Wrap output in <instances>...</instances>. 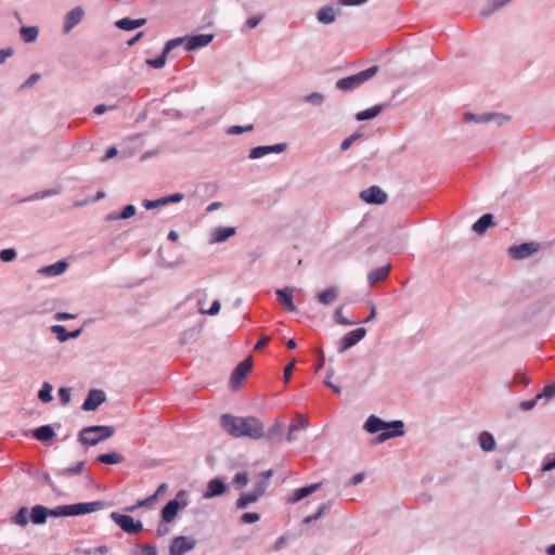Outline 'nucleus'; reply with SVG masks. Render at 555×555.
I'll return each instance as SVG.
<instances>
[{
  "mask_svg": "<svg viewBox=\"0 0 555 555\" xmlns=\"http://www.w3.org/2000/svg\"><path fill=\"white\" fill-rule=\"evenodd\" d=\"M195 545V540L189 537H176L170 543L169 555H184L186 552L192 551Z\"/></svg>",
  "mask_w": 555,
  "mask_h": 555,
  "instance_id": "obj_9",
  "label": "nucleus"
},
{
  "mask_svg": "<svg viewBox=\"0 0 555 555\" xmlns=\"http://www.w3.org/2000/svg\"><path fill=\"white\" fill-rule=\"evenodd\" d=\"M339 296V288L337 286H331L317 295V300L322 306L332 305L337 300Z\"/></svg>",
  "mask_w": 555,
  "mask_h": 555,
  "instance_id": "obj_22",
  "label": "nucleus"
},
{
  "mask_svg": "<svg viewBox=\"0 0 555 555\" xmlns=\"http://www.w3.org/2000/svg\"><path fill=\"white\" fill-rule=\"evenodd\" d=\"M555 398V382L546 385L541 392L535 396V400L545 399L546 402Z\"/></svg>",
  "mask_w": 555,
  "mask_h": 555,
  "instance_id": "obj_38",
  "label": "nucleus"
},
{
  "mask_svg": "<svg viewBox=\"0 0 555 555\" xmlns=\"http://www.w3.org/2000/svg\"><path fill=\"white\" fill-rule=\"evenodd\" d=\"M48 517V507L36 505L31 508L30 520L36 524H44Z\"/></svg>",
  "mask_w": 555,
  "mask_h": 555,
  "instance_id": "obj_33",
  "label": "nucleus"
},
{
  "mask_svg": "<svg viewBox=\"0 0 555 555\" xmlns=\"http://www.w3.org/2000/svg\"><path fill=\"white\" fill-rule=\"evenodd\" d=\"M12 522L20 526H26L28 524V509L26 507L20 508V511L11 518Z\"/></svg>",
  "mask_w": 555,
  "mask_h": 555,
  "instance_id": "obj_39",
  "label": "nucleus"
},
{
  "mask_svg": "<svg viewBox=\"0 0 555 555\" xmlns=\"http://www.w3.org/2000/svg\"><path fill=\"white\" fill-rule=\"evenodd\" d=\"M390 269V264H386L370 271L367 274V282L370 286H375L378 282L384 281L388 276Z\"/></svg>",
  "mask_w": 555,
  "mask_h": 555,
  "instance_id": "obj_24",
  "label": "nucleus"
},
{
  "mask_svg": "<svg viewBox=\"0 0 555 555\" xmlns=\"http://www.w3.org/2000/svg\"><path fill=\"white\" fill-rule=\"evenodd\" d=\"M105 503L102 501L81 502L68 505L57 506L55 508H48V516L52 517H68L91 514L103 509Z\"/></svg>",
  "mask_w": 555,
  "mask_h": 555,
  "instance_id": "obj_2",
  "label": "nucleus"
},
{
  "mask_svg": "<svg viewBox=\"0 0 555 555\" xmlns=\"http://www.w3.org/2000/svg\"><path fill=\"white\" fill-rule=\"evenodd\" d=\"M33 436L39 441L47 442L55 436V433L50 425H44L36 428Z\"/></svg>",
  "mask_w": 555,
  "mask_h": 555,
  "instance_id": "obj_31",
  "label": "nucleus"
},
{
  "mask_svg": "<svg viewBox=\"0 0 555 555\" xmlns=\"http://www.w3.org/2000/svg\"><path fill=\"white\" fill-rule=\"evenodd\" d=\"M493 224V216L491 214H486L481 216L474 224L473 230L481 235L483 234L488 228H490Z\"/></svg>",
  "mask_w": 555,
  "mask_h": 555,
  "instance_id": "obj_28",
  "label": "nucleus"
},
{
  "mask_svg": "<svg viewBox=\"0 0 555 555\" xmlns=\"http://www.w3.org/2000/svg\"><path fill=\"white\" fill-rule=\"evenodd\" d=\"M111 518L127 533L137 534L143 529V524L140 520H134L132 516L122 515L118 512H113Z\"/></svg>",
  "mask_w": 555,
  "mask_h": 555,
  "instance_id": "obj_6",
  "label": "nucleus"
},
{
  "mask_svg": "<svg viewBox=\"0 0 555 555\" xmlns=\"http://www.w3.org/2000/svg\"><path fill=\"white\" fill-rule=\"evenodd\" d=\"M235 234V228H216L211 232L210 243H221Z\"/></svg>",
  "mask_w": 555,
  "mask_h": 555,
  "instance_id": "obj_26",
  "label": "nucleus"
},
{
  "mask_svg": "<svg viewBox=\"0 0 555 555\" xmlns=\"http://www.w3.org/2000/svg\"><path fill=\"white\" fill-rule=\"evenodd\" d=\"M321 485L322 483H320V482L313 483V485L302 487V488L295 490L293 492V495L288 499V502L293 503V504L299 502L300 500L307 498L308 495H310L313 492H315L317 490H319L321 488Z\"/></svg>",
  "mask_w": 555,
  "mask_h": 555,
  "instance_id": "obj_23",
  "label": "nucleus"
},
{
  "mask_svg": "<svg viewBox=\"0 0 555 555\" xmlns=\"http://www.w3.org/2000/svg\"><path fill=\"white\" fill-rule=\"evenodd\" d=\"M478 442H479L480 448L485 452L493 451L496 446L493 435L490 434L489 431H482L478 438Z\"/></svg>",
  "mask_w": 555,
  "mask_h": 555,
  "instance_id": "obj_30",
  "label": "nucleus"
},
{
  "mask_svg": "<svg viewBox=\"0 0 555 555\" xmlns=\"http://www.w3.org/2000/svg\"><path fill=\"white\" fill-rule=\"evenodd\" d=\"M220 308H221V304L219 300L216 299L212 301L210 308L206 309V314L216 315L219 313Z\"/></svg>",
  "mask_w": 555,
  "mask_h": 555,
  "instance_id": "obj_62",
  "label": "nucleus"
},
{
  "mask_svg": "<svg viewBox=\"0 0 555 555\" xmlns=\"http://www.w3.org/2000/svg\"><path fill=\"white\" fill-rule=\"evenodd\" d=\"M404 435V423L402 421L387 422L386 428L378 435L377 441L384 442L395 437H401Z\"/></svg>",
  "mask_w": 555,
  "mask_h": 555,
  "instance_id": "obj_12",
  "label": "nucleus"
},
{
  "mask_svg": "<svg viewBox=\"0 0 555 555\" xmlns=\"http://www.w3.org/2000/svg\"><path fill=\"white\" fill-rule=\"evenodd\" d=\"M384 108H385V105H383V104L375 105V106H373L371 108H367V109H364V111H361V112L357 113L356 114V119L358 121L373 119L376 116H378Z\"/></svg>",
  "mask_w": 555,
  "mask_h": 555,
  "instance_id": "obj_29",
  "label": "nucleus"
},
{
  "mask_svg": "<svg viewBox=\"0 0 555 555\" xmlns=\"http://www.w3.org/2000/svg\"><path fill=\"white\" fill-rule=\"evenodd\" d=\"M115 434V427L114 426H102V425H95V426H89L85 427L79 433V441L83 446H95L99 442L111 438Z\"/></svg>",
  "mask_w": 555,
  "mask_h": 555,
  "instance_id": "obj_3",
  "label": "nucleus"
},
{
  "mask_svg": "<svg viewBox=\"0 0 555 555\" xmlns=\"http://www.w3.org/2000/svg\"><path fill=\"white\" fill-rule=\"evenodd\" d=\"M186 39V51H195L199 48L206 47L209 44L212 39L214 35L211 34H201V35H194V36H185Z\"/></svg>",
  "mask_w": 555,
  "mask_h": 555,
  "instance_id": "obj_16",
  "label": "nucleus"
},
{
  "mask_svg": "<svg viewBox=\"0 0 555 555\" xmlns=\"http://www.w3.org/2000/svg\"><path fill=\"white\" fill-rule=\"evenodd\" d=\"M260 519V515L258 513H244L241 516V522L243 524H254Z\"/></svg>",
  "mask_w": 555,
  "mask_h": 555,
  "instance_id": "obj_53",
  "label": "nucleus"
},
{
  "mask_svg": "<svg viewBox=\"0 0 555 555\" xmlns=\"http://www.w3.org/2000/svg\"><path fill=\"white\" fill-rule=\"evenodd\" d=\"M163 198L165 201L164 204L168 205V204L181 202L184 198V195L182 193H173V194H170L167 196H163Z\"/></svg>",
  "mask_w": 555,
  "mask_h": 555,
  "instance_id": "obj_54",
  "label": "nucleus"
},
{
  "mask_svg": "<svg viewBox=\"0 0 555 555\" xmlns=\"http://www.w3.org/2000/svg\"><path fill=\"white\" fill-rule=\"evenodd\" d=\"M258 500H259V498L253 491L245 492V493H242L240 495V498L237 499L235 505H236V508L244 509L248 505H250L253 503H256Z\"/></svg>",
  "mask_w": 555,
  "mask_h": 555,
  "instance_id": "obj_34",
  "label": "nucleus"
},
{
  "mask_svg": "<svg viewBox=\"0 0 555 555\" xmlns=\"http://www.w3.org/2000/svg\"><path fill=\"white\" fill-rule=\"evenodd\" d=\"M227 486L220 478H214L207 483L206 491L203 493L204 499H211L225 492Z\"/></svg>",
  "mask_w": 555,
  "mask_h": 555,
  "instance_id": "obj_21",
  "label": "nucleus"
},
{
  "mask_svg": "<svg viewBox=\"0 0 555 555\" xmlns=\"http://www.w3.org/2000/svg\"><path fill=\"white\" fill-rule=\"evenodd\" d=\"M251 366V358H247L234 369L230 378V385L233 389H237L241 387L243 380L248 376Z\"/></svg>",
  "mask_w": 555,
  "mask_h": 555,
  "instance_id": "obj_7",
  "label": "nucleus"
},
{
  "mask_svg": "<svg viewBox=\"0 0 555 555\" xmlns=\"http://www.w3.org/2000/svg\"><path fill=\"white\" fill-rule=\"evenodd\" d=\"M194 296L196 298V305H197L198 312L201 314H206L205 306H206V300H207V296H208L206 291H197Z\"/></svg>",
  "mask_w": 555,
  "mask_h": 555,
  "instance_id": "obj_43",
  "label": "nucleus"
},
{
  "mask_svg": "<svg viewBox=\"0 0 555 555\" xmlns=\"http://www.w3.org/2000/svg\"><path fill=\"white\" fill-rule=\"evenodd\" d=\"M366 335V330L364 327H358L349 333H347L343 339L340 340V346L338 351L340 353L347 351L354 345H357L361 339H363Z\"/></svg>",
  "mask_w": 555,
  "mask_h": 555,
  "instance_id": "obj_11",
  "label": "nucleus"
},
{
  "mask_svg": "<svg viewBox=\"0 0 555 555\" xmlns=\"http://www.w3.org/2000/svg\"><path fill=\"white\" fill-rule=\"evenodd\" d=\"M295 363H296V360L293 359L292 362L285 366L284 374H283L284 382H288L291 379L293 370L295 367Z\"/></svg>",
  "mask_w": 555,
  "mask_h": 555,
  "instance_id": "obj_60",
  "label": "nucleus"
},
{
  "mask_svg": "<svg viewBox=\"0 0 555 555\" xmlns=\"http://www.w3.org/2000/svg\"><path fill=\"white\" fill-rule=\"evenodd\" d=\"M68 266L69 264L67 261L60 260L55 263L39 268L37 273L42 276H49V278L59 276L67 270Z\"/></svg>",
  "mask_w": 555,
  "mask_h": 555,
  "instance_id": "obj_18",
  "label": "nucleus"
},
{
  "mask_svg": "<svg viewBox=\"0 0 555 555\" xmlns=\"http://www.w3.org/2000/svg\"><path fill=\"white\" fill-rule=\"evenodd\" d=\"M538 401H539V400H535V398H534V399H532V400H525V401H521V402L519 403V408H520L522 411H530L531 409H533V408H534V405L537 404V402H538Z\"/></svg>",
  "mask_w": 555,
  "mask_h": 555,
  "instance_id": "obj_63",
  "label": "nucleus"
},
{
  "mask_svg": "<svg viewBox=\"0 0 555 555\" xmlns=\"http://www.w3.org/2000/svg\"><path fill=\"white\" fill-rule=\"evenodd\" d=\"M334 318H335V321H336L338 324H341V325H352V324H356V322H354V321H350V320H348L347 318H345V317L343 315V307H338V308L335 310Z\"/></svg>",
  "mask_w": 555,
  "mask_h": 555,
  "instance_id": "obj_50",
  "label": "nucleus"
},
{
  "mask_svg": "<svg viewBox=\"0 0 555 555\" xmlns=\"http://www.w3.org/2000/svg\"><path fill=\"white\" fill-rule=\"evenodd\" d=\"M330 507V504L328 503H323L320 505L319 507V511L317 514L314 515H311V516H307L305 519H304V522L305 524H310L317 519H319Z\"/></svg>",
  "mask_w": 555,
  "mask_h": 555,
  "instance_id": "obj_48",
  "label": "nucleus"
},
{
  "mask_svg": "<svg viewBox=\"0 0 555 555\" xmlns=\"http://www.w3.org/2000/svg\"><path fill=\"white\" fill-rule=\"evenodd\" d=\"M182 44H184V47H186L185 36L170 39L166 42V44L164 47L165 53H170L172 50H175L176 48H178Z\"/></svg>",
  "mask_w": 555,
  "mask_h": 555,
  "instance_id": "obj_42",
  "label": "nucleus"
},
{
  "mask_svg": "<svg viewBox=\"0 0 555 555\" xmlns=\"http://www.w3.org/2000/svg\"><path fill=\"white\" fill-rule=\"evenodd\" d=\"M378 66H371L356 75L341 78L336 81V88L340 91H351L359 88L365 81L372 79L378 73Z\"/></svg>",
  "mask_w": 555,
  "mask_h": 555,
  "instance_id": "obj_4",
  "label": "nucleus"
},
{
  "mask_svg": "<svg viewBox=\"0 0 555 555\" xmlns=\"http://www.w3.org/2000/svg\"><path fill=\"white\" fill-rule=\"evenodd\" d=\"M222 428L234 438L247 437L254 440L264 437V425L255 416H233L222 414L220 417Z\"/></svg>",
  "mask_w": 555,
  "mask_h": 555,
  "instance_id": "obj_1",
  "label": "nucleus"
},
{
  "mask_svg": "<svg viewBox=\"0 0 555 555\" xmlns=\"http://www.w3.org/2000/svg\"><path fill=\"white\" fill-rule=\"evenodd\" d=\"M387 422L383 421L382 418L371 415L366 420L364 424V429L370 434H376L378 431H382L384 428H386Z\"/></svg>",
  "mask_w": 555,
  "mask_h": 555,
  "instance_id": "obj_27",
  "label": "nucleus"
},
{
  "mask_svg": "<svg viewBox=\"0 0 555 555\" xmlns=\"http://www.w3.org/2000/svg\"><path fill=\"white\" fill-rule=\"evenodd\" d=\"M83 467H85V462L81 461V462H79L77 465H75L73 467H67V468L61 469L57 473V475L62 476V477H67V476H72V475H79L83 470Z\"/></svg>",
  "mask_w": 555,
  "mask_h": 555,
  "instance_id": "obj_41",
  "label": "nucleus"
},
{
  "mask_svg": "<svg viewBox=\"0 0 555 555\" xmlns=\"http://www.w3.org/2000/svg\"><path fill=\"white\" fill-rule=\"evenodd\" d=\"M164 198L160 197V198H157V199H154V201H151V199H143L142 201V206L146 209H154V208H158L160 206H165L164 204Z\"/></svg>",
  "mask_w": 555,
  "mask_h": 555,
  "instance_id": "obj_52",
  "label": "nucleus"
},
{
  "mask_svg": "<svg viewBox=\"0 0 555 555\" xmlns=\"http://www.w3.org/2000/svg\"><path fill=\"white\" fill-rule=\"evenodd\" d=\"M169 53H165V49H163L160 55L156 59H147L146 64L153 68H163L166 65V60Z\"/></svg>",
  "mask_w": 555,
  "mask_h": 555,
  "instance_id": "obj_40",
  "label": "nucleus"
},
{
  "mask_svg": "<svg viewBox=\"0 0 555 555\" xmlns=\"http://www.w3.org/2000/svg\"><path fill=\"white\" fill-rule=\"evenodd\" d=\"M20 33L23 41L29 43L37 39L39 29L36 26H23Z\"/></svg>",
  "mask_w": 555,
  "mask_h": 555,
  "instance_id": "obj_35",
  "label": "nucleus"
},
{
  "mask_svg": "<svg viewBox=\"0 0 555 555\" xmlns=\"http://www.w3.org/2000/svg\"><path fill=\"white\" fill-rule=\"evenodd\" d=\"M98 462L103 464H119L124 462V456L119 453L112 452L106 454H101L98 456Z\"/></svg>",
  "mask_w": 555,
  "mask_h": 555,
  "instance_id": "obj_36",
  "label": "nucleus"
},
{
  "mask_svg": "<svg viewBox=\"0 0 555 555\" xmlns=\"http://www.w3.org/2000/svg\"><path fill=\"white\" fill-rule=\"evenodd\" d=\"M106 397L103 390L92 389L88 392V396L82 404V410L94 411L105 401Z\"/></svg>",
  "mask_w": 555,
  "mask_h": 555,
  "instance_id": "obj_15",
  "label": "nucleus"
},
{
  "mask_svg": "<svg viewBox=\"0 0 555 555\" xmlns=\"http://www.w3.org/2000/svg\"><path fill=\"white\" fill-rule=\"evenodd\" d=\"M339 14L340 9L332 5H324L320 8L319 11L317 12V20L321 24L328 25L334 23Z\"/></svg>",
  "mask_w": 555,
  "mask_h": 555,
  "instance_id": "obj_19",
  "label": "nucleus"
},
{
  "mask_svg": "<svg viewBox=\"0 0 555 555\" xmlns=\"http://www.w3.org/2000/svg\"><path fill=\"white\" fill-rule=\"evenodd\" d=\"M268 485H269V482H268V481H260V482H258V483L255 486V488H254L253 492H254L255 494H257V496L260 499V498L264 494V492H266V490H267V488H268Z\"/></svg>",
  "mask_w": 555,
  "mask_h": 555,
  "instance_id": "obj_57",
  "label": "nucleus"
},
{
  "mask_svg": "<svg viewBox=\"0 0 555 555\" xmlns=\"http://www.w3.org/2000/svg\"><path fill=\"white\" fill-rule=\"evenodd\" d=\"M301 101L309 103L313 106H321L325 101V95L320 92H312L301 98Z\"/></svg>",
  "mask_w": 555,
  "mask_h": 555,
  "instance_id": "obj_37",
  "label": "nucleus"
},
{
  "mask_svg": "<svg viewBox=\"0 0 555 555\" xmlns=\"http://www.w3.org/2000/svg\"><path fill=\"white\" fill-rule=\"evenodd\" d=\"M52 333L56 335V338L60 343H64L68 339V333L63 325H53L51 326Z\"/></svg>",
  "mask_w": 555,
  "mask_h": 555,
  "instance_id": "obj_45",
  "label": "nucleus"
},
{
  "mask_svg": "<svg viewBox=\"0 0 555 555\" xmlns=\"http://www.w3.org/2000/svg\"><path fill=\"white\" fill-rule=\"evenodd\" d=\"M115 26L121 30L130 31L135 29L133 20L124 17L115 23Z\"/></svg>",
  "mask_w": 555,
  "mask_h": 555,
  "instance_id": "obj_46",
  "label": "nucleus"
},
{
  "mask_svg": "<svg viewBox=\"0 0 555 555\" xmlns=\"http://www.w3.org/2000/svg\"><path fill=\"white\" fill-rule=\"evenodd\" d=\"M52 385L48 382L42 384L41 389L38 392V397L42 402H50L52 400Z\"/></svg>",
  "mask_w": 555,
  "mask_h": 555,
  "instance_id": "obj_44",
  "label": "nucleus"
},
{
  "mask_svg": "<svg viewBox=\"0 0 555 555\" xmlns=\"http://www.w3.org/2000/svg\"><path fill=\"white\" fill-rule=\"evenodd\" d=\"M85 10L81 7H76L66 13L63 24V33L68 34L76 27L83 18Z\"/></svg>",
  "mask_w": 555,
  "mask_h": 555,
  "instance_id": "obj_13",
  "label": "nucleus"
},
{
  "mask_svg": "<svg viewBox=\"0 0 555 555\" xmlns=\"http://www.w3.org/2000/svg\"><path fill=\"white\" fill-rule=\"evenodd\" d=\"M253 129H254L253 125H247L245 127L231 126L227 129V134H229V135L241 134L243 132L251 131Z\"/></svg>",
  "mask_w": 555,
  "mask_h": 555,
  "instance_id": "obj_49",
  "label": "nucleus"
},
{
  "mask_svg": "<svg viewBox=\"0 0 555 555\" xmlns=\"http://www.w3.org/2000/svg\"><path fill=\"white\" fill-rule=\"evenodd\" d=\"M540 244L537 242H528L519 245H513L508 248V254L512 258L520 260L530 257L537 253Z\"/></svg>",
  "mask_w": 555,
  "mask_h": 555,
  "instance_id": "obj_8",
  "label": "nucleus"
},
{
  "mask_svg": "<svg viewBox=\"0 0 555 555\" xmlns=\"http://www.w3.org/2000/svg\"><path fill=\"white\" fill-rule=\"evenodd\" d=\"M285 425L283 422L278 421L270 427L266 434L267 440L270 443H278L282 440V435L284 431Z\"/></svg>",
  "mask_w": 555,
  "mask_h": 555,
  "instance_id": "obj_25",
  "label": "nucleus"
},
{
  "mask_svg": "<svg viewBox=\"0 0 555 555\" xmlns=\"http://www.w3.org/2000/svg\"><path fill=\"white\" fill-rule=\"evenodd\" d=\"M333 374H334V370L330 369L327 372V378L324 380V385L327 386L330 389H332L335 393L339 395L341 392L340 387H338L334 384H331V380H330V378L333 376Z\"/></svg>",
  "mask_w": 555,
  "mask_h": 555,
  "instance_id": "obj_56",
  "label": "nucleus"
},
{
  "mask_svg": "<svg viewBox=\"0 0 555 555\" xmlns=\"http://www.w3.org/2000/svg\"><path fill=\"white\" fill-rule=\"evenodd\" d=\"M360 198L369 204H385L387 201V194L376 185L370 186L360 193Z\"/></svg>",
  "mask_w": 555,
  "mask_h": 555,
  "instance_id": "obj_10",
  "label": "nucleus"
},
{
  "mask_svg": "<svg viewBox=\"0 0 555 555\" xmlns=\"http://www.w3.org/2000/svg\"><path fill=\"white\" fill-rule=\"evenodd\" d=\"M59 396L63 404H67L70 401V389L69 388H60Z\"/></svg>",
  "mask_w": 555,
  "mask_h": 555,
  "instance_id": "obj_59",
  "label": "nucleus"
},
{
  "mask_svg": "<svg viewBox=\"0 0 555 555\" xmlns=\"http://www.w3.org/2000/svg\"><path fill=\"white\" fill-rule=\"evenodd\" d=\"M189 504V493L185 490H180L176 498L171 501H169L162 509V519L164 522L169 524L171 522L178 512L184 507H186Z\"/></svg>",
  "mask_w": 555,
  "mask_h": 555,
  "instance_id": "obj_5",
  "label": "nucleus"
},
{
  "mask_svg": "<svg viewBox=\"0 0 555 555\" xmlns=\"http://www.w3.org/2000/svg\"><path fill=\"white\" fill-rule=\"evenodd\" d=\"M234 482L241 487L246 486L248 483V474L246 472L237 473L234 477Z\"/></svg>",
  "mask_w": 555,
  "mask_h": 555,
  "instance_id": "obj_58",
  "label": "nucleus"
},
{
  "mask_svg": "<svg viewBox=\"0 0 555 555\" xmlns=\"http://www.w3.org/2000/svg\"><path fill=\"white\" fill-rule=\"evenodd\" d=\"M360 137H361V134H359V133H353V134L349 135L348 138H346V139L341 142V144H340V149H341L343 151L348 150V149L351 146V144H352L357 139H359Z\"/></svg>",
  "mask_w": 555,
  "mask_h": 555,
  "instance_id": "obj_55",
  "label": "nucleus"
},
{
  "mask_svg": "<svg viewBox=\"0 0 555 555\" xmlns=\"http://www.w3.org/2000/svg\"><path fill=\"white\" fill-rule=\"evenodd\" d=\"M296 422H297V424H295V425L297 426V429H304L305 430L309 426L308 420L305 416H302L301 414H297Z\"/></svg>",
  "mask_w": 555,
  "mask_h": 555,
  "instance_id": "obj_61",
  "label": "nucleus"
},
{
  "mask_svg": "<svg viewBox=\"0 0 555 555\" xmlns=\"http://www.w3.org/2000/svg\"><path fill=\"white\" fill-rule=\"evenodd\" d=\"M40 79L39 74H33L23 85L22 88H29Z\"/></svg>",
  "mask_w": 555,
  "mask_h": 555,
  "instance_id": "obj_64",
  "label": "nucleus"
},
{
  "mask_svg": "<svg viewBox=\"0 0 555 555\" xmlns=\"http://www.w3.org/2000/svg\"><path fill=\"white\" fill-rule=\"evenodd\" d=\"M286 147H287L286 143L256 146L249 151L248 156L250 159H257V158L263 157L270 153H282L286 150Z\"/></svg>",
  "mask_w": 555,
  "mask_h": 555,
  "instance_id": "obj_14",
  "label": "nucleus"
},
{
  "mask_svg": "<svg viewBox=\"0 0 555 555\" xmlns=\"http://www.w3.org/2000/svg\"><path fill=\"white\" fill-rule=\"evenodd\" d=\"M295 291V287H285L283 289L276 291L278 300L289 312H294L297 310L296 306L293 302V294Z\"/></svg>",
  "mask_w": 555,
  "mask_h": 555,
  "instance_id": "obj_20",
  "label": "nucleus"
},
{
  "mask_svg": "<svg viewBox=\"0 0 555 555\" xmlns=\"http://www.w3.org/2000/svg\"><path fill=\"white\" fill-rule=\"evenodd\" d=\"M16 250L13 249V248H7V249H2L0 251V259L3 261V262H10L12 260H14L16 258Z\"/></svg>",
  "mask_w": 555,
  "mask_h": 555,
  "instance_id": "obj_51",
  "label": "nucleus"
},
{
  "mask_svg": "<svg viewBox=\"0 0 555 555\" xmlns=\"http://www.w3.org/2000/svg\"><path fill=\"white\" fill-rule=\"evenodd\" d=\"M134 555H158L154 545L145 544L134 551Z\"/></svg>",
  "mask_w": 555,
  "mask_h": 555,
  "instance_id": "obj_47",
  "label": "nucleus"
},
{
  "mask_svg": "<svg viewBox=\"0 0 555 555\" xmlns=\"http://www.w3.org/2000/svg\"><path fill=\"white\" fill-rule=\"evenodd\" d=\"M463 119L465 122H489L491 120L500 119L499 124H502L506 118L494 113H483V114H474V113H465L463 115Z\"/></svg>",
  "mask_w": 555,
  "mask_h": 555,
  "instance_id": "obj_17",
  "label": "nucleus"
},
{
  "mask_svg": "<svg viewBox=\"0 0 555 555\" xmlns=\"http://www.w3.org/2000/svg\"><path fill=\"white\" fill-rule=\"evenodd\" d=\"M135 212H137L135 206L127 205V206H125V208L122 209V211L120 214H117V212L108 214L105 217V220L106 221H115L118 219H129V218L133 217L135 215Z\"/></svg>",
  "mask_w": 555,
  "mask_h": 555,
  "instance_id": "obj_32",
  "label": "nucleus"
}]
</instances>
